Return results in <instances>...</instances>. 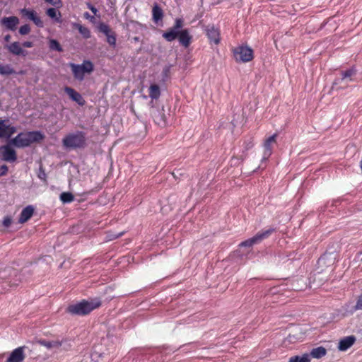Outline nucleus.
I'll use <instances>...</instances> for the list:
<instances>
[{"mask_svg":"<svg viewBox=\"0 0 362 362\" xmlns=\"http://www.w3.org/2000/svg\"><path fill=\"white\" fill-rule=\"evenodd\" d=\"M153 20L158 23L161 21L163 18V11L162 8L157 4H155L152 8Z\"/></svg>","mask_w":362,"mask_h":362,"instance_id":"nucleus-21","label":"nucleus"},{"mask_svg":"<svg viewBox=\"0 0 362 362\" xmlns=\"http://www.w3.org/2000/svg\"><path fill=\"white\" fill-rule=\"evenodd\" d=\"M98 30L103 34H105L107 37V43L113 47L116 45V35L114 31H112L110 26L104 23H100L98 25Z\"/></svg>","mask_w":362,"mask_h":362,"instance_id":"nucleus-9","label":"nucleus"},{"mask_svg":"<svg viewBox=\"0 0 362 362\" xmlns=\"http://www.w3.org/2000/svg\"><path fill=\"white\" fill-rule=\"evenodd\" d=\"M327 354V350L322 346H319L312 349L310 356L314 358H321Z\"/></svg>","mask_w":362,"mask_h":362,"instance_id":"nucleus-25","label":"nucleus"},{"mask_svg":"<svg viewBox=\"0 0 362 362\" xmlns=\"http://www.w3.org/2000/svg\"><path fill=\"white\" fill-rule=\"evenodd\" d=\"M234 58L238 62H249L254 58V52L248 46L240 45L233 49Z\"/></svg>","mask_w":362,"mask_h":362,"instance_id":"nucleus-6","label":"nucleus"},{"mask_svg":"<svg viewBox=\"0 0 362 362\" xmlns=\"http://www.w3.org/2000/svg\"><path fill=\"white\" fill-rule=\"evenodd\" d=\"M153 120L155 123L160 127H165L166 125V119L163 109L162 111H158L157 113L153 115Z\"/></svg>","mask_w":362,"mask_h":362,"instance_id":"nucleus-23","label":"nucleus"},{"mask_svg":"<svg viewBox=\"0 0 362 362\" xmlns=\"http://www.w3.org/2000/svg\"><path fill=\"white\" fill-rule=\"evenodd\" d=\"M355 341L356 337L354 335L346 337L339 341L338 349L341 351H345L349 349Z\"/></svg>","mask_w":362,"mask_h":362,"instance_id":"nucleus-19","label":"nucleus"},{"mask_svg":"<svg viewBox=\"0 0 362 362\" xmlns=\"http://www.w3.org/2000/svg\"><path fill=\"white\" fill-rule=\"evenodd\" d=\"M170 66H166L163 68V76L164 77H168L169 74H170Z\"/></svg>","mask_w":362,"mask_h":362,"instance_id":"nucleus-38","label":"nucleus"},{"mask_svg":"<svg viewBox=\"0 0 362 362\" xmlns=\"http://www.w3.org/2000/svg\"><path fill=\"white\" fill-rule=\"evenodd\" d=\"M25 346H22L13 349L5 362H23L25 358Z\"/></svg>","mask_w":362,"mask_h":362,"instance_id":"nucleus-10","label":"nucleus"},{"mask_svg":"<svg viewBox=\"0 0 362 362\" xmlns=\"http://www.w3.org/2000/svg\"><path fill=\"white\" fill-rule=\"evenodd\" d=\"M67 339H63L62 341L59 340H52V341H47L45 339H42L39 341V344L41 346H43L46 347L47 349H57L59 348L62 344L65 341H66Z\"/></svg>","mask_w":362,"mask_h":362,"instance_id":"nucleus-20","label":"nucleus"},{"mask_svg":"<svg viewBox=\"0 0 362 362\" xmlns=\"http://www.w3.org/2000/svg\"><path fill=\"white\" fill-rule=\"evenodd\" d=\"M1 23L6 29L14 31L19 24V19L16 16L4 17L1 20Z\"/></svg>","mask_w":362,"mask_h":362,"instance_id":"nucleus-16","label":"nucleus"},{"mask_svg":"<svg viewBox=\"0 0 362 362\" xmlns=\"http://www.w3.org/2000/svg\"><path fill=\"white\" fill-rule=\"evenodd\" d=\"M206 35L210 43L218 45L220 43V30L214 25H208L206 28Z\"/></svg>","mask_w":362,"mask_h":362,"instance_id":"nucleus-12","label":"nucleus"},{"mask_svg":"<svg viewBox=\"0 0 362 362\" xmlns=\"http://www.w3.org/2000/svg\"><path fill=\"white\" fill-rule=\"evenodd\" d=\"M15 73V70L9 65L0 64V74L3 76H8Z\"/></svg>","mask_w":362,"mask_h":362,"instance_id":"nucleus-27","label":"nucleus"},{"mask_svg":"<svg viewBox=\"0 0 362 362\" xmlns=\"http://www.w3.org/2000/svg\"><path fill=\"white\" fill-rule=\"evenodd\" d=\"M84 17H85L86 18H87V19H90V21H92V19H93V16H90L89 15V13H87V12L84 13Z\"/></svg>","mask_w":362,"mask_h":362,"instance_id":"nucleus-41","label":"nucleus"},{"mask_svg":"<svg viewBox=\"0 0 362 362\" xmlns=\"http://www.w3.org/2000/svg\"><path fill=\"white\" fill-rule=\"evenodd\" d=\"M356 70L354 68L341 71V79L344 80L346 78H351V76L356 75Z\"/></svg>","mask_w":362,"mask_h":362,"instance_id":"nucleus-30","label":"nucleus"},{"mask_svg":"<svg viewBox=\"0 0 362 362\" xmlns=\"http://www.w3.org/2000/svg\"><path fill=\"white\" fill-rule=\"evenodd\" d=\"M11 37L10 35H6L5 37H4V41L6 42H8L11 40Z\"/></svg>","mask_w":362,"mask_h":362,"instance_id":"nucleus-42","label":"nucleus"},{"mask_svg":"<svg viewBox=\"0 0 362 362\" xmlns=\"http://www.w3.org/2000/svg\"><path fill=\"white\" fill-rule=\"evenodd\" d=\"M12 223V218L11 216H6L4 218V220H3V226L6 228H8L11 226Z\"/></svg>","mask_w":362,"mask_h":362,"instance_id":"nucleus-35","label":"nucleus"},{"mask_svg":"<svg viewBox=\"0 0 362 362\" xmlns=\"http://www.w3.org/2000/svg\"><path fill=\"white\" fill-rule=\"evenodd\" d=\"M289 362H310L308 354H303L302 356H295L289 358Z\"/></svg>","mask_w":362,"mask_h":362,"instance_id":"nucleus-28","label":"nucleus"},{"mask_svg":"<svg viewBox=\"0 0 362 362\" xmlns=\"http://www.w3.org/2000/svg\"><path fill=\"white\" fill-rule=\"evenodd\" d=\"M101 302L99 300L91 301L83 300L79 303L69 305L66 308V311L71 315H86L94 309L99 308Z\"/></svg>","mask_w":362,"mask_h":362,"instance_id":"nucleus-3","label":"nucleus"},{"mask_svg":"<svg viewBox=\"0 0 362 362\" xmlns=\"http://www.w3.org/2000/svg\"><path fill=\"white\" fill-rule=\"evenodd\" d=\"M277 134H274L264 140L263 143V156L262 161H266L272 154L273 146L276 144Z\"/></svg>","mask_w":362,"mask_h":362,"instance_id":"nucleus-8","label":"nucleus"},{"mask_svg":"<svg viewBox=\"0 0 362 362\" xmlns=\"http://www.w3.org/2000/svg\"><path fill=\"white\" fill-rule=\"evenodd\" d=\"M276 232L274 228H269L267 230H262L258 232L255 236L240 243L239 247H252L254 245L259 244L264 239L268 238L273 233Z\"/></svg>","mask_w":362,"mask_h":362,"instance_id":"nucleus-7","label":"nucleus"},{"mask_svg":"<svg viewBox=\"0 0 362 362\" xmlns=\"http://www.w3.org/2000/svg\"><path fill=\"white\" fill-rule=\"evenodd\" d=\"M88 8L95 14H97L98 9L90 4H88Z\"/></svg>","mask_w":362,"mask_h":362,"instance_id":"nucleus-40","label":"nucleus"},{"mask_svg":"<svg viewBox=\"0 0 362 362\" xmlns=\"http://www.w3.org/2000/svg\"><path fill=\"white\" fill-rule=\"evenodd\" d=\"M0 170H1L0 176H4L7 174L8 168L6 165H3L1 166Z\"/></svg>","mask_w":362,"mask_h":362,"instance_id":"nucleus-37","label":"nucleus"},{"mask_svg":"<svg viewBox=\"0 0 362 362\" xmlns=\"http://www.w3.org/2000/svg\"><path fill=\"white\" fill-rule=\"evenodd\" d=\"M46 14L51 18L54 19L57 23H62V15L59 11L54 8H49L46 11Z\"/></svg>","mask_w":362,"mask_h":362,"instance_id":"nucleus-24","label":"nucleus"},{"mask_svg":"<svg viewBox=\"0 0 362 362\" xmlns=\"http://www.w3.org/2000/svg\"><path fill=\"white\" fill-rule=\"evenodd\" d=\"M34 211L35 208L32 205H28L25 207L20 214L18 223H24L27 222L33 216Z\"/></svg>","mask_w":362,"mask_h":362,"instance_id":"nucleus-18","label":"nucleus"},{"mask_svg":"<svg viewBox=\"0 0 362 362\" xmlns=\"http://www.w3.org/2000/svg\"><path fill=\"white\" fill-rule=\"evenodd\" d=\"M354 310H362V294L358 297L356 305L354 306Z\"/></svg>","mask_w":362,"mask_h":362,"instance_id":"nucleus-34","label":"nucleus"},{"mask_svg":"<svg viewBox=\"0 0 362 362\" xmlns=\"http://www.w3.org/2000/svg\"><path fill=\"white\" fill-rule=\"evenodd\" d=\"M16 132V128L7 125L5 120L0 119V138H10Z\"/></svg>","mask_w":362,"mask_h":362,"instance_id":"nucleus-14","label":"nucleus"},{"mask_svg":"<svg viewBox=\"0 0 362 362\" xmlns=\"http://www.w3.org/2000/svg\"><path fill=\"white\" fill-rule=\"evenodd\" d=\"M74 199V197L71 192H62L60 194V200L63 203H71Z\"/></svg>","mask_w":362,"mask_h":362,"instance_id":"nucleus-29","label":"nucleus"},{"mask_svg":"<svg viewBox=\"0 0 362 362\" xmlns=\"http://www.w3.org/2000/svg\"><path fill=\"white\" fill-rule=\"evenodd\" d=\"M254 146L253 138L249 137L243 141V146L245 151H248Z\"/></svg>","mask_w":362,"mask_h":362,"instance_id":"nucleus-31","label":"nucleus"},{"mask_svg":"<svg viewBox=\"0 0 362 362\" xmlns=\"http://www.w3.org/2000/svg\"><path fill=\"white\" fill-rule=\"evenodd\" d=\"M44 138L45 135L39 131L21 132L10 143L16 148H25L42 141Z\"/></svg>","mask_w":362,"mask_h":362,"instance_id":"nucleus-2","label":"nucleus"},{"mask_svg":"<svg viewBox=\"0 0 362 362\" xmlns=\"http://www.w3.org/2000/svg\"><path fill=\"white\" fill-rule=\"evenodd\" d=\"M183 19L180 18H176L173 25L166 30L163 33L162 37L167 42H173L177 39L181 46L188 48L192 42L193 37L188 29H183Z\"/></svg>","mask_w":362,"mask_h":362,"instance_id":"nucleus-1","label":"nucleus"},{"mask_svg":"<svg viewBox=\"0 0 362 362\" xmlns=\"http://www.w3.org/2000/svg\"><path fill=\"white\" fill-rule=\"evenodd\" d=\"M148 95L152 100H158L160 96L159 86L157 84H151L148 88Z\"/></svg>","mask_w":362,"mask_h":362,"instance_id":"nucleus-22","label":"nucleus"},{"mask_svg":"<svg viewBox=\"0 0 362 362\" xmlns=\"http://www.w3.org/2000/svg\"><path fill=\"white\" fill-rule=\"evenodd\" d=\"M74 28H76L85 39H88L90 37V31L88 28L79 23H74Z\"/></svg>","mask_w":362,"mask_h":362,"instance_id":"nucleus-26","label":"nucleus"},{"mask_svg":"<svg viewBox=\"0 0 362 362\" xmlns=\"http://www.w3.org/2000/svg\"><path fill=\"white\" fill-rule=\"evenodd\" d=\"M45 1L54 6H59L62 4L61 0H45Z\"/></svg>","mask_w":362,"mask_h":362,"instance_id":"nucleus-36","label":"nucleus"},{"mask_svg":"<svg viewBox=\"0 0 362 362\" xmlns=\"http://www.w3.org/2000/svg\"><path fill=\"white\" fill-rule=\"evenodd\" d=\"M21 13L23 17L32 21L37 27L42 28L44 26L43 21L33 9L23 8L21 10Z\"/></svg>","mask_w":362,"mask_h":362,"instance_id":"nucleus-11","label":"nucleus"},{"mask_svg":"<svg viewBox=\"0 0 362 362\" xmlns=\"http://www.w3.org/2000/svg\"><path fill=\"white\" fill-rule=\"evenodd\" d=\"M69 66L71 69L74 77L81 81L84 79L86 73L90 74L94 69L93 64L89 60L83 61L82 64L70 63Z\"/></svg>","mask_w":362,"mask_h":362,"instance_id":"nucleus-5","label":"nucleus"},{"mask_svg":"<svg viewBox=\"0 0 362 362\" xmlns=\"http://www.w3.org/2000/svg\"><path fill=\"white\" fill-rule=\"evenodd\" d=\"M64 91L66 93L68 94V95L72 100L77 103L79 105L83 106L85 105L86 101L83 98L82 95L76 90H75L74 88L66 86L64 88Z\"/></svg>","mask_w":362,"mask_h":362,"instance_id":"nucleus-17","label":"nucleus"},{"mask_svg":"<svg viewBox=\"0 0 362 362\" xmlns=\"http://www.w3.org/2000/svg\"><path fill=\"white\" fill-rule=\"evenodd\" d=\"M24 73H25V71H20L18 72V74H23Z\"/></svg>","mask_w":362,"mask_h":362,"instance_id":"nucleus-43","label":"nucleus"},{"mask_svg":"<svg viewBox=\"0 0 362 362\" xmlns=\"http://www.w3.org/2000/svg\"><path fill=\"white\" fill-rule=\"evenodd\" d=\"M2 160L6 162L13 163L17 160L16 151L8 145L1 148Z\"/></svg>","mask_w":362,"mask_h":362,"instance_id":"nucleus-13","label":"nucleus"},{"mask_svg":"<svg viewBox=\"0 0 362 362\" xmlns=\"http://www.w3.org/2000/svg\"><path fill=\"white\" fill-rule=\"evenodd\" d=\"M5 48L13 55L25 57L27 54V52L23 49L19 42H13L11 44L6 45Z\"/></svg>","mask_w":362,"mask_h":362,"instance_id":"nucleus-15","label":"nucleus"},{"mask_svg":"<svg viewBox=\"0 0 362 362\" xmlns=\"http://www.w3.org/2000/svg\"><path fill=\"white\" fill-rule=\"evenodd\" d=\"M21 46L26 48H31L33 47V43L30 41H25L22 43Z\"/></svg>","mask_w":362,"mask_h":362,"instance_id":"nucleus-39","label":"nucleus"},{"mask_svg":"<svg viewBox=\"0 0 362 362\" xmlns=\"http://www.w3.org/2000/svg\"><path fill=\"white\" fill-rule=\"evenodd\" d=\"M63 146L68 148H83L86 145V134L83 132H77L67 134L62 139Z\"/></svg>","mask_w":362,"mask_h":362,"instance_id":"nucleus-4","label":"nucleus"},{"mask_svg":"<svg viewBox=\"0 0 362 362\" xmlns=\"http://www.w3.org/2000/svg\"><path fill=\"white\" fill-rule=\"evenodd\" d=\"M49 47L52 49L57 50L59 52H61L62 50L60 44L56 40H51L49 41Z\"/></svg>","mask_w":362,"mask_h":362,"instance_id":"nucleus-32","label":"nucleus"},{"mask_svg":"<svg viewBox=\"0 0 362 362\" xmlns=\"http://www.w3.org/2000/svg\"><path fill=\"white\" fill-rule=\"evenodd\" d=\"M18 32L22 35H28L30 32V27L28 24H25L20 27Z\"/></svg>","mask_w":362,"mask_h":362,"instance_id":"nucleus-33","label":"nucleus"}]
</instances>
